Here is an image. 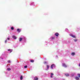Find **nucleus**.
<instances>
[{
    "mask_svg": "<svg viewBox=\"0 0 80 80\" xmlns=\"http://www.w3.org/2000/svg\"><path fill=\"white\" fill-rule=\"evenodd\" d=\"M47 69H46L45 70H48V69L49 68V66L47 65Z\"/></svg>",
    "mask_w": 80,
    "mask_h": 80,
    "instance_id": "5",
    "label": "nucleus"
},
{
    "mask_svg": "<svg viewBox=\"0 0 80 80\" xmlns=\"http://www.w3.org/2000/svg\"><path fill=\"white\" fill-rule=\"evenodd\" d=\"M22 40V38H19V42H21Z\"/></svg>",
    "mask_w": 80,
    "mask_h": 80,
    "instance_id": "11",
    "label": "nucleus"
},
{
    "mask_svg": "<svg viewBox=\"0 0 80 80\" xmlns=\"http://www.w3.org/2000/svg\"><path fill=\"white\" fill-rule=\"evenodd\" d=\"M8 63H10V61H8Z\"/></svg>",
    "mask_w": 80,
    "mask_h": 80,
    "instance_id": "23",
    "label": "nucleus"
},
{
    "mask_svg": "<svg viewBox=\"0 0 80 80\" xmlns=\"http://www.w3.org/2000/svg\"><path fill=\"white\" fill-rule=\"evenodd\" d=\"M31 62H34V60H31L30 61Z\"/></svg>",
    "mask_w": 80,
    "mask_h": 80,
    "instance_id": "17",
    "label": "nucleus"
},
{
    "mask_svg": "<svg viewBox=\"0 0 80 80\" xmlns=\"http://www.w3.org/2000/svg\"><path fill=\"white\" fill-rule=\"evenodd\" d=\"M34 79L35 80H38V78H37V77H35L34 78Z\"/></svg>",
    "mask_w": 80,
    "mask_h": 80,
    "instance_id": "13",
    "label": "nucleus"
},
{
    "mask_svg": "<svg viewBox=\"0 0 80 80\" xmlns=\"http://www.w3.org/2000/svg\"><path fill=\"white\" fill-rule=\"evenodd\" d=\"M12 52V51H11V52H10V53H11V52Z\"/></svg>",
    "mask_w": 80,
    "mask_h": 80,
    "instance_id": "28",
    "label": "nucleus"
},
{
    "mask_svg": "<svg viewBox=\"0 0 80 80\" xmlns=\"http://www.w3.org/2000/svg\"><path fill=\"white\" fill-rule=\"evenodd\" d=\"M75 79H76V80H79V78L78 77H76L75 78Z\"/></svg>",
    "mask_w": 80,
    "mask_h": 80,
    "instance_id": "9",
    "label": "nucleus"
},
{
    "mask_svg": "<svg viewBox=\"0 0 80 80\" xmlns=\"http://www.w3.org/2000/svg\"><path fill=\"white\" fill-rule=\"evenodd\" d=\"M65 75L67 77L69 76V74H65Z\"/></svg>",
    "mask_w": 80,
    "mask_h": 80,
    "instance_id": "10",
    "label": "nucleus"
},
{
    "mask_svg": "<svg viewBox=\"0 0 80 80\" xmlns=\"http://www.w3.org/2000/svg\"><path fill=\"white\" fill-rule=\"evenodd\" d=\"M79 67H80V63L79 64Z\"/></svg>",
    "mask_w": 80,
    "mask_h": 80,
    "instance_id": "29",
    "label": "nucleus"
},
{
    "mask_svg": "<svg viewBox=\"0 0 80 80\" xmlns=\"http://www.w3.org/2000/svg\"><path fill=\"white\" fill-rule=\"evenodd\" d=\"M75 42H77V39H73Z\"/></svg>",
    "mask_w": 80,
    "mask_h": 80,
    "instance_id": "15",
    "label": "nucleus"
},
{
    "mask_svg": "<svg viewBox=\"0 0 80 80\" xmlns=\"http://www.w3.org/2000/svg\"><path fill=\"white\" fill-rule=\"evenodd\" d=\"M11 30H13V29H14L13 27H12L11 28Z\"/></svg>",
    "mask_w": 80,
    "mask_h": 80,
    "instance_id": "21",
    "label": "nucleus"
},
{
    "mask_svg": "<svg viewBox=\"0 0 80 80\" xmlns=\"http://www.w3.org/2000/svg\"><path fill=\"white\" fill-rule=\"evenodd\" d=\"M78 76L79 77H80V74H78Z\"/></svg>",
    "mask_w": 80,
    "mask_h": 80,
    "instance_id": "19",
    "label": "nucleus"
},
{
    "mask_svg": "<svg viewBox=\"0 0 80 80\" xmlns=\"http://www.w3.org/2000/svg\"><path fill=\"white\" fill-rule=\"evenodd\" d=\"M12 38H14V40H16V39H17V37L15 36H12Z\"/></svg>",
    "mask_w": 80,
    "mask_h": 80,
    "instance_id": "3",
    "label": "nucleus"
},
{
    "mask_svg": "<svg viewBox=\"0 0 80 80\" xmlns=\"http://www.w3.org/2000/svg\"><path fill=\"white\" fill-rule=\"evenodd\" d=\"M55 38L52 37V39H54Z\"/></svg>",
    "mask_w": 80,
    "mask_h": 80,
    "instance_id": "25",
    "label": "nucleus"
},
{
    "mask_svg": "<svg viewBox=\"0 0 80 80\" xmlns=\"http://www.w3.org/2000/svg\"><path fill=\"white\" fill-rule=\"evenodd\" d=\"M55 67H56V66L55 65V64H53L51 65V67L52 69H53V68H55Z\"/></svg>",
    "mask_w": 80,
    "mask_h": 80,
    "instance_id": "1",
    "label": "nucleus"
},
{
    "mask_svg": "<svg viewBox=\"0 0 80 80\" xmlns=\"http://www.w3.org/2000/svg\"><path fill=\"white\" fill-rule=\"evenodd\" d=\"M7 39H8V40H10V38H7Z\"/></svg>",
    "mask_w": 80,
    "mask_h": 80,
    "instance_id": "22",
    "label": "nucleus"
},
{
    "mask_svg": "<svg viewBox=\"0 0 80 80\" xmlns=\"http://www.w3.org/2000/svg\"><path fill=\"white\" fill-rule=\"evenodd\" d=\"M75 52H72L71 53V55L73 56L74 55H75Z\"/></svg>",
    "mask_w": 80,
    "mask_h": 80,
    "instance_id": "8",
    "label": "nucleus"
},
{
    "mask_svg": "<svg viewBox=\"0 0 80 80\" xmlns=\"http://www.w3.org/2000/svg\"><path fill=\"white\" fill-rule=\"evenodd\" d=\"M55 36H56L57 37H58V35H59V34H58V33L57 32L56 33H55Z\"/></svg>",
    "mask_w": 80,
    "mask_h": 80,
    "instance_id": "6",
    "label": "nucleus"
},
{
    "mask_svg": "<svg viewBox=\"0 0 80 80\" xmlns=\"http://www.w3.org/2000/svg\"><path fill=\"white\" fill-rule=\"evenodd\" d=\"M47 63H48V62H44V64H46Z\"/></svg>",
    "mask_w": 80,
    "mask_h": 80,
    "instance_id": "18",
    "label": "nucleus"
},
{
    "mask_svg": "<svg viewBox=\"0 0 80 80\" xmlns=\"http://www.w3.org/2000/svg\"><path fill=\"white\" fill-rule=\"evenodd\" d=\"M62 66L63 67H67V65L65 63L62 64Z\"/></svg>",
    "mask_w": 80,
    "mask_h": 80,
    "instance_id": "4",
    "label": "nucleus"
},
{
    "mask_svg": "<svg viewBox=\"0 0 80 80\" xmlns=\"http://www.w3.org/2000/svg\"><path fill=\"white\" fill-rule=\"evenodd\" d=\"M8 51H10V49H8Z\"/></svg>",
    "mask_w": 80,
    "mask_h": 80,
    "instance_id": "26",
    "label": "nucleus"
},
{
    "mask_svg": "<svg viewBox=\"0 0 80 80\" xmlns=\"http://www.w3.org/2000/svg\"><path fill=\"white\" fill-rule=\"evenodd\" d=\"M5 43H7V40H6L5 41Z\"/></svg>",
    "mask_w": 80,
    "mask_h": 80,
    "instance_id": "24",
    "label": "nucleus"
},
{
    "mask_svg": "<svg viewBox=\"0 0 80 80\" xmlns=\"http://www.w3.org/2000/svg\"><path fill=\"white\" fill-rule=\"evenodd\" d=\"M7 70L8 71H10V70H11V69H10V68H8L7 69Z\"/></svg>",
    "mask_w": 80,
    "mask_h": 80,
    "instance_id": "14",
    "label": "nucleus"
},
{
    "mask_svg": "<svg viewBox=\"0 0 80 80\" xmlns=\"http://www.w3.org/2000/svg\"><path fill=\"white\" fill-rule=\"evenodd\" d=\"M20 31H21V29H17V31L18 32H20Z\"/></svg>",
    "mask_w": 80,
    "mask_h": 80,
    "instance_id": "7",
    "label": "nucleus"
},
{
    "mask_svg": "<svg viewBox=\"0 0 80 80\" xmlns=\"http://www.w3.org/2000/svg\"><path fill=\"white\" fill-rule=\"evenodd\" d=\"M51 78H52L53 77V73H51Z\"/></svg>",
    "mask_w": 80,
    "mask_h": 80,
    "instance_id": "12",
    "label": "nucleus"
},
{
    "mask_svg": "<svg viewBox=\"0 0 80 80\" xmlns=\"http://www.w3.org/2000/svg\"><path fill=\"white\" fill-rule=\"evenodd\" d=\"M20 80H22L23 79V78L22 77V76H21L20 78Z\"/></svg>",
    "mask_w": 80,
    "mask_h": 80,
    "instance_id": "16",
    "label": "nucleus"
},
{
    "mask_svg": "<svg viewBox=\"0 0 80 80\" xmlns=\"http://www.w3.org/2000/svg\"><path fill=\"white\" fill-rule=\"evenodd\" d=\"M66 31H67V30H68V29H66Z\"/></svg>",
    "mask_w": 80,
    "mask_h": 80,
    "instance_id": "27",
    "label": "nucleus"
},
{
    "mask_svg": "<svg viewBox=\"0 0 80 80\" xmlns=\"http://www.w3.org/2000/svg\"><path fill=\"white\" fill-rule=\"evenodd\" d=\"M25 68H27V66H24Z\"/></svg>",
    "mask_w": 80,
    "mask_h": 80,
    "instance_id": "20",
    "label": "nucleus"
},
{
    "mask_svg": "<svg viewBox=\"0 0 80 80\" xmlns=\"http://www.w3.org/2000/svg\"><path fill=\"white\" fill-rule=\"evenodd\" d=\"M69 35L71 36V37H73V38H75V35H73V34H70Z\"/></svg>",
    "mask_w": 80,
    "mask_h": 80,
    "instance_id": "2",
    "label": "nucleus"
}]
</instances>
